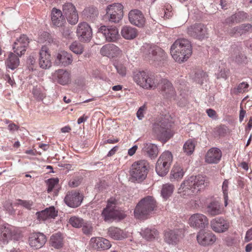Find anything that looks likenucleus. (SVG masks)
Segmentation results:
<instances>
[{
  "label": "nucleus",
  "instance_id": "nucleus-39",
  "mask_svg": "<svg viewBox=\"0 0 252 252\" xmlns=\"http://www.w3.org/2000/svg\"><path fill=\"white\" fill-rule=\"evenodd\" d=\"M50 241L51 246L55 249H60L63 246V237L60 233L52 235Z\"/></svg>",
  "mask_w": 252,
  "mask_h": 252
},
{
  "label": "nucleus",
  "instance_id": "nucleus-48",
  "mask_svg": "<svg viewBox=\"0 0 252 252\" xmlns=\"http://www.w3.org/2000/svg\"><path fill=\"white\" fill-rule=\"evenodd\" d=\"M219 68V72L217 74V78H227L229 74V70L226 67L225 64H221V66H220Z\"/></svg>",
  "mask_w": 252,
  "mask_h": 252
},
{
  "label": "nucleus",
  "instance_id": "nucleus-41",
  "mask_svg": "<svg viewBox=\"0 0 252 252\" xmlns=\"http://www.w3.org/2000/svg\"><path fill=\"white\" fill-rule=\"evenodd\" d=\"M158 232L155 228H146L143 232V237L149 241H152L158 236Z\"/></svg>",
  "mask_w": 252,
  "mask_h": 252
},
{
  "label": "nucleus",
  "instance_id": "nucleus-43",
  "mask_svg": "<svg viewBox=\"0 0 252 252\" xmlns=\"http://www.w3.org/2000/svg\"><path fill=\"white\" fill-rule=\"evenodd\" d=\"M69 49L76 54H81L84 51V47L80 43L75 41L69 46Z\"/></svg>",
  "mask_w": 252,
  "mask_h": 252
},
{
  "label": "nucleus",
  "instance_id": "nucleus-16",
  "mask_svg": "<svg viewBox=\"0 0 252 252\" xmlns=\"http://www.w3.org/2000/svg\"><path fill=\"white\" fill-rule=\"evenodd\" d=\"M76 34L80 41L88 42L92 37V30L87 23L81 22L77 26Z\"/></svg>",
  "mask_w": 252,
  "mask_h": 252
},
{
  "label": "nucleus",
  "instance_id": "nucleus-36",
  "mask_svg": "<svg viewBox=\"0 0 252 252\" xmlns=\"http://www.w3.org/2000/svg\"><path fill=\"white\" fill-rule=\"evenodd\" d=\"M122 36L126 39H132L137 35V31L135 28L128 26H124L121 31Z\"/></svg>",
  "mask_w": 252,
  "mask_h": 252
},
{
  "label": "nucleus",
  "instance_id": "nucleus-3",
  "mask_svg": "<svg viewBox=\"0 0 252 252\" xmlns=\"http://www.w3.org/2000/svg\"><path fill=\"white\" fill-rule=\"evenodd\" d=\"M157 207V202L155 198L153 196H147L142 199L136 205L134 212V216L138 219H147Z\"/></svg>",
  "mask_w": 252,
  "mask_h": 252
},
{
  "label": "nucleus",
  "instance_id": "nucleus-59",
  "mask_svg": "<svg viewBox=\"0 0 252 252\" xmlns=\"http://www.w3.org/2000/svg\"><path fill=\"white\" fill-rule=\"evenodd\" d=\"M146 105H143L141 107H140L138 111L137 112V117L139 120H141L144 117V113L146 110Z\"/></svg>",
  "mask_w": 252,
  "mask_h": 252
},
{
  "label": "nucleus",
  "instance_id": "nucleus-17",
  "mask_svg": "<svg viewBox=\"0 0 252 252\" xmlns=\"http://www.w3.org/2000/svg\"><path fill=\"white\" fill-rule=\"evenodd\" d=\"M30 43V39L26 35L22 34L17 38L13 45V50L18 57H21L25 53Z\"/></svg>",
  "mask_w": 252,
  "mask_h": 252
},
{
  "label": "nucleus",
  "instance_id": "nucleus-18",
  "mask_svg": "<svg viewBox=\"0 0 252 252\" xmlns=\"http://www.w3.org/2000/svg\"><path fill=\"white\" fill-rule=\"evenodd\" d=\"M98 32L103 35L107 42H116L119 37L118 30L115 26H102Z\"/></svg>",
  "mask_w": 252,
  "mask_h": 252
},
{
  "label": "nucleus",
  "instance_id": "nucleus-10",
  "mask_svg": "<svg viewBox=\"0 0 252 252\" xmlns=\"http://www.w3.org/2000/svg\"><path fill=\"white\" fill-rule=\"evenodd\" d=\"M117 204L118 200L115 197H111L108 200L107 206L101 213L105 221L110 220L119 217V212L116 209Z\"/></svg>",
  "mask_w": 252,
  "mask_h": 252
},
{
  "label": "nucleus",
  "instance_id": "nucleus-11",
  "mask_svg": "<svg viewBox=\"0 0 252 252\" xmlns=\"http://www.w3.org/2000/svg\"><path fill=\"white\" fill-rule=\"evenodd\" d=\"M183 238L182 231L179 229H167L164 231L163 239L169 245H177Z\"/></svg>",
  "mask_w": 252,
  "mask_h": 252
},
{
  "label": "nucleus",
  "instance_id": "nucleus-22",
  "mask_svg": "<svg viewBox=\"0 0 252 252\" xmlns=\"http://www.w3.org/2000/svg\"><path fill=\"white\" fill-rule=\"evenodd\" d=\"M72 55L64 51H59L55 57V63L59 66H66L73 62Z\"/></svg>",
  "mask_w": 252,
  "mask_h": 252
},
{
  "label": "nucleus",
  "instance_id": "nucleus-37",
  "mask_svg": "<svg viewBox=\"0 0 252 252\" xmlns=\"http://www.w3.org/2000/svg\"><path fill=\"white\" fill-rule=\"evenodd\" d=\"M248 17L247 13L244 11H239L227 18L226 19V23L227 24L238 23L244 21Z\"/></svg>",
  "mask_w": 252,
  "mask_h": 252
},
{
  "label": "nucleus",
  "instance_id": "nucleus-62",
  "mask_svg": "<svg viewBox=\"0 0 252 252\" xmlns=\"http://www.w3.org/2000/svg\"><path fill=\"white\" fill-rule=\"evenodd\" d=\"M206 113L208 116L212 118H216L217 117L216 112L212 109H208L206 110Z\"/></svg>",
  "mask_w": 252,
  "mask_h": 252
},
{
  "label": "nucleus",
  "instance_id": "nucleus-64",
  "mask_svg": "<svg viewBox=\"0 0 252 252\" xmlns=\"http://www.w3.org/2000/svg\"><path fill=\"white\" fill-rule=\"evenodd\" d=\"M8 128L10 131H15L19 129V126L14 123H11L8 125Z\"/></svg>",
  "mask_w": 252,
  "mask_h": 252
},
{
  "label": "nucleus",
  "instance_id": "nucleus-24",
  "mask_svg": "<svg viewBox=\"0 0 252 252\" xmlns=\"http://www.w3.org/2000/svg\"><path fill=\"white\" fill-rule=\"evenodd\" d=\"M100 53L103 56L113 58L121 55L122 51L116 45L109 43L102 46L100 50Z\"/></svg>",
  "mask_w": 252,
  "mask_h": 252
},
{
  "label": "nucleus",
  "instance_id": "nucleus-51",
  "mask_svg": "<svg viewBox=\"0 0 252 252\" xmlns=\"http://www.w3.org/2000/svg\"><path fill=\"white\" fill-rule=\"evenodd\" d=\"M163 11L164 13V17L165 18L168 19L170 17H171L173 14L172 12V7L169 4H166L164 5Z\"/></svg>",
  "mask_w": 252,
  "mask_h": 252
},
{
  "label": "nucleus",
  "instance_id": "nucleus-60",
  "mask_svg": "<svg viewBox=\"0 0 252 252\" xmlns=\"http://www.w3.org/2000/svg\"><path fill=\"white\" fill-rule=\"evenodd\" d=\"M50 35L47 32H43L41 35L40 37V42H44V41H48V42H50L52 39L50 37Z\"/></svg>",
  "mask_w": 252,
  "mask_h": 252
},
{
  "label": "nucleus",
  "instance_id": "nucleus-45",
  "mask_svg": "<svg viewBox=\"0 0 252 252\" xmlns=\"http://www.w3.org/2000/svg\"><path fill=\"white\" fill-rule=\"evenodd\" d=\"M195 144L191 140H188L184 145V150L187 154L189 155L192 154L194 150Z\"/></svg>",
  "mask_w": 252,
  "mask_h": 252
},
{
  "label": "nucleus",
  "instance_id": "nucleus-27",
  "mask_svg": "<svg viewBox=\"0 0 252 252\" xmlns=\"http://www.w3.org/2000/svg\"><path fill=\"white\" fill-rule=\"evenodd\" d=\"M130 23L138 27H143L145 24V19L143 13L138 9L131 10L128 14Z\"/></svg>",
  "mask_w": 252,
  "mask_h": 252
},
{
  "label": "nucleus",
  "instance_id": "nucleus-46",
  "mask_svg": "<svg viewBox=\"0 0 252 252\" xmlns=\"http://www.w3.org/2000/svg\"><path fill=\"white\" fill-rule=\"evenodd\" d=\"M69 223L73 227L79 228L82 226L84 224V220L81 218L76 216H73L69 219Z\"/></svg>",
  "mask_w": 252,
  "mask_h": 252
},
{
  "label": "nucleus",
  "instance_id": "nucleus-14",
  "mask_svg": "<svg viewBox=\"0 0 252 252\" xmlns=\"http://www.w3.org/2000/svg\"><path fill=\"white\" fill-rule=\"evenodd\" d=\"M187 34L194 38L202 40L207 34L206 27L202 24H195L189 27L187 31Z\"/></svg>",
  "mask_w": 252,
  "mask_h": 252
},
{
  "label": "nucleus",
  "instance_id": "nucleus-4",
  "mask_svg": "<svg viewBox=\"0 0 252 252\" xmlns=\"http://www.w3.org/2000/svg\"><path fill=\"white\" fill-rule=\"evenodd\" d=\"M148 168V162L145 160H140L133 162L129 170L131 180L137 182L143 181L147 177Z\"/></svg>",
  "mask_w": 252,
  "mask_h": 252
},
{
  "label": "nucleus",
  "instance_id": "nucleus-52",
  "mask_svg": "<svg viewBox=\"0 0 252 252\" xmlns=\"http://www.w3.org/2000/svg\"><path fill=\"white\" fill-rule=\"evenodd\" d=\"M0 234L3 236V239L6 240L11 236L10 230L5 226H2L0 227Z\"/></svg>",
  "mask_w": 252,
  "mask_h": 252
},
{
  "label": "nucleus",
  "instance_id": "nucleus-55",
  "mask_svg": "<svg viewBox=\"0 0 252 252\" xmlns=\"http://www.w3.org/2000/svg\"><path fill=\"white\" fill-rule=\"evenodd\" d=\"M117 72L122 76H124L126 74V66L122 63H117L115 65Z\"/></svg>",
  "mask_w": 252,
  "mask_h": 252
},
{
  "label": "nucleus",
  "instance_id": "nucleus-57",
  "mask_svg": "<svg viewBox=\"0 0 252 252\" xmlns=\"http://www.w3.org/2000/svg\"><path fill=\"white\" fill-rule=\"evenodd\" d=\"M82 230L85 234H91L93 231V227L89 223H84L82 225Z\"/></svg>",
  "mask_w": 252,
  "mask_h": 252
},
{
  "label": "nucleus",
  "instance_id": "nucleus-56",
  "mask_svg": "<svg viewBox=\"0 0 252 252\" xmlns=\"http://www.w3.org/2000/svg\"><path fill=\"white\" fill-rule=\"evenodd\" d=\"M32 204V201L22 200L21 199L17 200L16 202V204L22 206L28 209H31Z\"/></svg>",
  "mask_w": 252,
  "mask_h": 252
},
{
  "label": "nucleus",
  "instance_id": "nucleus-9",
  "mask_svg": "<svg viewBox=\"0 0 252 252\" xmlns=\"http://www.w3.org/2000/svg\"><path fill=\"white\" fill-rule=\"evenodd\" d=\"M124 6L120 3H114L109 5L106 8V17L109 21L119 23L123 17Z\"/></svg>",
  "mask_w": 252,
  "mask_h": 252
},
{
  "label": "nucleus",
  "instance_id": "nucleus-32",
  "mask_svg": "<svg viewBox=\"0 0 252 252\" xmlns=\"http://www.w3.org/2000/svg\"><path fill=\"white\" fill-rule=\"evenodd\" d=\"M37 219L39 220H45L49 218H54L58 215V212L54 207H50L45 210L36 213Z\"/></svg>",
  "mask_w": 252,
  "mask_h": 252
},
{
  "label": "nucleus",
  "instance_id": "nucleus-21",
  "mask_svg": "<svg viewBox=\"0 0 252 252\" xmlns=\"http://www.w3.org/2000/svg\"><path fill=\"white\" fill-rule=\"evenodd\" d=\"M38 63L39 66L43 69H47L52 65L51 54L49 49L43 46L40 50Z\"/></svg>",
  "mask_w": 252,
  "mask_h": 252
},
{
  "label": "nucleus",
  "instance_id": "nucleus-29",
  "mask_svg": "<svg viewBox=\"0 0 252 252\" xmlns=\"http://www.w3.org/2000/svg\"><path fill=\"white\" fill-rule=\"evenodd\" d=\"M51 24L53 27H62L66 24L63 12L56 8H53L51 14Z\"/></svg>",
  "mask_w": 252,
  "mask_h": 252
},
{
  "label": "nucleus",
  "instance_id": "nucleus-28",
  "mask_svg": "<svg viewBox=\"0 0 252 252\" xmlns=\"http://www.w3.org/2000/svg\"><path fill=\"white\" fill-rule=\"evenodd\" d=\"M159 89L162 95L167 98H171L175 94V91L172 84L168 80L163 79L159 84Z\"/></svg>",
  "mask_w": 252,
  "mask_h": 252
},
{
  "label": "nucleus",
  "instance_id": "nucleus-42",
  "mask_svg": "<svg viewBox=\"0 0 252 252\" xmlns=\"http://www.w3.org/2000/svg\"><path fill=\"white\" fill-rule=\"evenodd\" d=\"M234 33L242 34L246 32L252 31V25L251 24H244L234 28Z\"/></svg>",
  "mask_w": 252,
  "mask_h": 252
},
{
  "label": "nucleus",
  "instance_id": "nucleus-63",
  "mask_svg": "<svg viewBox=\"0 0 252 252\" xmlns=\"http://www.w3.org/2000/svg\"><path fill=\"white\" fill-rule=\"evenodd\" d=\"M138 149V147L136 145H134L132 148L129 149L128 151V155L130 156H133L136 152Z\"/></svg>",
  "mask_w": 252,
  "mask_h": 252
},
{
  "label": "nucleus",
  "instance_id": "nucleus-49",
  "mask_svg": "<svg viewBox=\"0 0 252 252\" xmlns=\"http://www.w3.org/2000/svg\"><path fill=\"white\" fill-rule=\"evenodd\" d=\"M58 183L59 179L58 178H51L48 179L47 181V185L48 187L47 192L48 193L51 192Z\"/></svg>",
  "mask_w": 252,
  "mask_h": 252
},
{
  "label": "nucleus",
  "instance_id": "nucleus-47",
  "mask_svg": "<svg viewBox=\"0 0 252 252\" xmlns=\"http://www.w3.org/2000/svg\"><path fill=\"white\" fill-rule=\"evenodd\" d=\"M249 87L248 83L243 82L239 84L237 88H234L233 91L235 94L244 93L248 91Z\"/></svg>",
  "mask_w": 252,
  "mask_h": 252
},
{
  "label": "nucleus",
  "instance_id": "nucleus-19",
  "mask_svg": "<svg viewBox=\"0 0 252 252\" xmlns=\"http://www.w3.org/2000/svg\"><path fill=\"white\" fill-rule=\"evenodd\" d=\"M211 229L216 233H223L226 231L229 227V222L223 217H217L210 221Z\"/></svg>",
  "mask_w": 252,
  "mask_h": 252
},
{
  "label": "nucleus",
  "instance_id": "nucleus-33",
  "mask_svg": "<svg viewBox=\"0 0 252 252\" xmlns=\"http://www.w3.org/2000/svg\"><path fill=\"white\" fill-rule=\"evenodd\" d=\"M184 173L185 171L183 167L180 164H175L171 170L169 179L171 181L173 180H180L183 178Z\"/></svg>",
  "mask_w": 252,
  "mask_h": 252
},
{
  "label": "nucleus",
  "instance_id": "nucleus-15",
  "mask_svg": "<svg viewBox=\"0 0 252 252\" xmlns=\"http://www.w3.org/2000/svg\"><path fill=\"white\" fill-rule=\"evenodd\" d=\"M63 12L68 22L71 25L76 24L79 19L77 11L75 6L70 2L65 3L63 6Z\"/></svg>",
  "mask_w": 252,
  "mask_h": 252
},
{
  "label": "nucleus",
  "instance_id": "nucleus-38",
  "mask_svg": "<svg viewBox=\"0 0 252 252\" xmlns=\"http://www.w3.org/2000/svg\"><path fill=\"white\" fill-rule=\"evenodd\" d=\"M174 189L175 187L172 184H163L161 189V195L164 199L167 200L172 195Z\"/></svg>",
  "mask_w": 252,
  "mask_h": 252
},
{
  "label": "nucleus",
  "instance_id": "nucleus-23",
  "mask_svg": "<svg viewBox=\"0 0 252 252\" xmlns=\"http://www.w3.org/2000/svg\"><path fill=\"white\" fill-rule=\"evenodd\" d=\"M206 212L210 216L215 217L223 214L224 208L219 200L214 199L207 204Z\"/></svg>",
  "mask_w": 252,
  "mask_h": 252
},
{
  "label": "nucleus",
  "instance_id": "nucleus-7",
  "mask_svg": "<svg viewBox=\"0 0 252 252\" xmlns=\"http://www.w3.org/2000/svg\"><path fill=\"white\" fill-rule=\"evenodd\" d=\"M141 50L145 58L149 61H161L166 57L164 50L157 46L145 44Z\"/></svg>",
  "mask_w": 252,
  "mask_h": 252
},
{
  "label": "nucleus",
  "instance_id": "nucleus-12",
  "mask_svg": "<svg viewBox=\"0 0 252 252\" xmlns=\"http://www.w3.org/2000/svg\"><path fill=\"white\" fill-rule=\"evenodd\" d=\"M188 223L191 227L196 229H204L209 224L206 216L201 213H195L190 216Z\"/></svg>",
  "mask_w": 252,
  "mask_h": 252
},
{
  "label": "nucleus",
  "instance_id": "nucleus-6",
  "mask_svg": "<svg viewBox=\"0 0 252 252\" xmlns=\"http://www.w3.org/2000/svg\"><path fill=\"white\" fill-rule=\"evenodd\" d=\"M133 80L140 87L147 90L155 89L158 84V80L154 76L145 71H139L133 76Z\"/></svg>",
  "mask_w": 252,
  "mask_h": 252
},
{
  "label": "nucleus",
  "instance_id": "nucleus-54",
  "mask_svg": "<svg viewBox=\"0 0 252 252\" xmlns=\"http://www.w3.org/2000/svg\"><path fill=\"white\" fill-rule=\"evenodd\" d=\"M234 60L238 64L246 63L247 62V57L244 54L239 53L236 55Z\"/></svg>",
  "mask_w": 252,
  "mask_h": 252
},
{
  "label": "nucleus",
  "instance_id": "nucleus-31",
  "mask_svg": "<svg viewBox=\"0 0 252 252\" xmlns=\"http://www.w3.org/2000/svg\"><path fill=\"white\" fill-rule=\"evenodd\" d=\"M221 158V151L217 148H212L207 152L205 161L209 164H216L220 161Z\"/></svg>",
  "mask_w": 252,
  "mask_h": 252
},
{
  "label": "nucleus",
  "instance_id": "nucleus-13",
  "mask_svg": "<svg viewBox=\"0 0 252 252\" xmlns=\"http://www.w3.org/2000/svg\"><path fill=\"white\" fill-rule=\"evenodd\" d=\"M196 240L200 245L206 247L214 244L217 240V237L210 231L200 230L197 234Z\"/></svg>",
  "mask_w": 252,
  "mask_h": 252
},
{
  "label": "nucleus",
  "instance_id": "nucleus-26",
  "mask_svg": "<svg viewBox=\"0 0 252 252\" xmlns=\"http://www.w3.org/2000/svg\"><path fill=\"white\" fill-rule=\"evenodd\" d=\"M46 241L45 235L40 232L32 233L29 238L30 245L36 249L42 247Z\"/></svg>",
  "mask_w": 252,
  "mask_h": 252
},
{
  "label": "nucleus",
  "instance_id": "nucleus-50",
  "mask_svg": "<svg viewBox=\"0 0 252 252\" xmlns=\"http://www.w3.org/2000/svg\"><path fill=\"white\" fill-rule=\"evenodd\" d=\"M208 76L207 74L203 71H199L195 73V79L198 83L202 84L204 80Z\"/></svg>",
  "mask_w": 252,
  "mask_h": 252
},
{
  "label": "nucleus",
  "instance_id": "nucleus-35",
  "mask_svg": "<svg viewBox=\"0 0 252 252\" xmlns=\"http://www.w3.org/2000/svg\"><path fill=\"white\" fill-rule=\"evenodd\" d=\"M12 52L8 54V57L5 61V65L12 70L16 69L19 65L20 60L18 57Z\"/></svg>",
  "mask_w": 252,
  "mask_h": 252
},
{
  "label": "nucleus",
  "instance_id": "nucleus-44",
  "mask_svg": "<svg viewBox=\"0 0 252 252\" xmlns=\"http://www.w3.org/2000/svg\"><path fill=\"white\" fill-rule=\"evenodd\" d=\"M229 182L227 180H225L222 185V190L223 195L224 205L226 207L228 205V189Z\"/></svg>",
  "mask_w": 252,
  "mask_h": 252
},
{
  "label": "nucleus",
  "instance_id": "nucleus-1",
  "mask_svg": "<svg viewBox=\"0 0 252 252\" xmlns=\"http://www.w3.org/2000/svg\"><path fill=\"white\" fill-rule=\"evenodd\" d=\"M206 183L205 177L201 175L191 176L181 184L178 192L183 196L196 194L205 188Z\"/></svg>",
  "mask_w": 252,
  "mask_h": 252
},
{
  "label": "nucleus",
  "instance_id": "nucleus-40",
  "mask_svg": "<svg viewBox=\"0 0 252 252\" xmlns=\"http://www.w3.org/2000/svg\"><path fill=\"white\" fill-rule=\"evenodd\" d=\"M143 151L146 153L151 158L156 157L158 154V149L157 146L151 143H146L144 145Z\"/></svg>",
  "mask_w": 252,
  "mask_h": 252
},
{
  "label": "nucleus",
  "instance_id": "nucleus-8",
  "mask_svg": "<svg viewBox=\"0 0 252 252\" xmlns=\"http://www.w3.org/2000/svg\"><path fill=\"white\" fill-rule=\"evenodd\" d=\"M173 160V156L171 152H163L159 157L156 165V171L160 176H164L169 171Z\"/></svg>",
  "mask_w": 252,
  "mask_h": 252
},
{
  "label": "nucleus",
  "instance_id": "nucleus-58",
  "mask_svg": "<svg viewBox=\"0 0 252 252\" xmlns=\"http://www.w3.org/2000/svg\"><path fill=\"white\" fill-rule=\"evenodd\" d=\"M32 93L34 97L38 100H42L45 97L44 94L40 92V91L37 89H34L32 91Z\"/></svg>",
  "mask_w": 252,
  "mask_h": 252
},
{
  "label": "nucleus",
  "instance_id": "nucleus-30",
  "mask_svg": "<svg viewBox=\"0 0 252 252\" xmlns=\"http://www.w3.org/2000/svg\"><path fill=\"white\" fill-rule=\"evenodd\" d=\"M53 78L60 84L65 85L71 80L70 72L64 69H58L53 74Z\"/></svg>",
  "mask_w": 252,
  "mask_h": 252
},
{
  "label": "nucleus",
  "instance_id": "nucleus-61",
  "mask_svg": "<svg viewBox=\"0 0 252 252\" xmlns=\"http://www.w3.org/2000/svg\"><path fill=\"white\" fill-rule=\"evenodd\" d=\"M252 240V227L249 229L245 237V242H248Z\"/></svg>",
  "mask_w": 252,
  "mask_h": 252
},
{
  "label": "nucleus",
  "instance_id": "nucleus-25",
  "mask_svg": "<svg viewBox=\"0 0 252 252\" xmlns=\"http://www.w3.org/2000/svg\"><path fill=\"white\" fill-rule=\"evenodd\" d=\"M90 245L94 249L102 251L109 249L111 247L110 242L103 237H92L90 241Z\"/></svg>",
  "mask_w": 252,
  "mask_h": 252
},
{
  "label": "nucleus",
  "instance_id": "nucleus-5",
  "mask_svg": "<svg viewBox=\"0 0 252 252\" xmlns=\"http://www.w3.org/2000/svg\"><path fill=\"white\" fill-rule=\"evenodd\" d=\"M168 121L164 118L157 121L153 126V131L160 140L167 141L173 135Z\"/></svg>",
  "mask_w": 252,
  "mask_h": 252
},
{
  "label": "nucleus",
  "instance_id": "nucleus-34",
  "mask_svg": "<svg viewBox=\"0 0 252 252\" xmlns=\"http://www.w3.org/2000/svg\"><path fill=\"white\" fill-rule=\"evenodd\" d=\"M108 234L110 237L116 240H121L127 237L126 233L123 230L116 227L109 228Z\"/></svg>",
  "mask_w": 252,
  "mask_h": 252
},
{
  "label": "nucleus",
  "instance_id": "nucleus-53",
  "mask_svg": "<svg viewBox=\"0 0 252 252\" xmlns=\"http://www.w3.org/2000/svg\"><path fill=\"white\" fill-rule=\"evenodd\" d=\"M227 128L224 126H220L215 128L216 134L220 136H224L227 133Z\"/></svg>",
  "mask_w": 252,
  "mask_h": 252
},
{
  "label": "nucleus",
  "instance_id": "nucleus-2",
  "mask_svg": "<svg viewBox=\"0 0 252 252\" xmlns=\"http://www.w3.org/2000/svg\"><path fill=\"white\" fill-rule=\"evenodd\" d=\"M171 54L174 60L179 63H183L192 54V46L189 40L185 38L176 40L171 46Z\"/></svg>",
  "mask_w": 252,
  "mask_h": 252
},
{
  "label": "nucleus",
  "instance_id": "nucleus-20",
  "mask_svg": "<svg viewBox=\"0 0 252 252\" xmlns=\"http://www.w3.org/2000/svg\"><path fill=\"white\" fill-rule=\"evenodd\" d=\"M82 200L83 195L76 190L68 191L64 198L65 203L72 208L78 207Z\"/></svg>",
  "mask_w": 252,
  "mask_h": 252
}]
</instances>
